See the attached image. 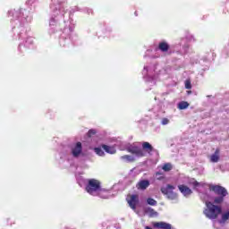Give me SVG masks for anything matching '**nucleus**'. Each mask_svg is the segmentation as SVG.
Here are the masks:
<instances>
[{"label": "nucleus", "instance_id": "obj_24", "mask_svg": "<svg viewBox=\"0 0 229 229\" xmlns=\"http://www.w3.org/2000/svg\"><path fill=\"white\" fill-rule=\"evenodd\" d=\"M93 135H96V130L94 129H90L89 131H88V137H93Z\"/></svg>", "mask_w": 229, "mask_h": 229}, {"label": "nucleus", "instance_id": "obj_11", "mask_svg": "<svg viewBox=\"0 0 229 229\" xmlns=\"http://www.w3.org/2000/svg\"><path fill=\"white\" fill-rule=\"evenodd\" d=\"M169 44L165 41L160 42L157 47V49H159V51H161L162 53H167V51H169Z\"/></svg>", "mask_w": 229, "mask_h": 229}, {"label": "nucleus", "instance_id": "obj_17", "mask_svg": "<svg viewBox=\"0 0 229 229\" xmlns=\"http://www.w3.org/2000/svg\"><path fill=\"white\" fill-rule=\"evenodd\" d=\"M229 220V211H226L225 213L222 214V218L220 220V223H226V221Z\"/></svg>", "mask_w": 229, "mask_h": 229}, {"label": "nucleus", "instance_id": "obj_19", "mask_svg": "<svg viewBox=\"0 0 229 229\" xmlns=\"http://www.w3.org/2000/svg\"><path fill=\"white\" fill-rule=\"evenodd\" d=\"M94 151L97 155H98V157H105V152L103 149H101V148H95Z\"/></svg>", "mask_w": 229, "mask_h": 229}, {"label": "nucleus", "instance_id": "obj_26", "mask_svg": "<svg viewBox=\"0 0 229 229\" xmlns=\"http://www.w3.org/2000/svg\"><path fill=\"white\" fill-rule=\"evenodd\" d=\"M145 229H153V228H151L149 226H146Z\"/></svg>", "mask_w": 229, "mask_h": 229}, {"label": "nucleus", "instance_id": "obj_10", "mask_svg": "<svg viewBox=\"0 0 229 229\" xmlns=\"http://www.w3.org/2000/svg\"><path fill=\"white\" fill-rule=\"evenodd\" d=\"M221 150H219V148H216L215 153L212 154L209 157V160L210 162H212L213 164H217V162H219V158H220V156H219V153H220Z\"/></svg>", "mask_w": 229, "mask_h": 229}, {"label": "nucleus", "instance_id": "obj_27", "mask_svg": "<svg viewBox=\"0 0 229 229\" xmlns=\"http://www.w3.org/2000/svg\"><path fill=\"white\" fill-rule=\"evenodd\" d=\"M191 91H188V94H191Z\"/></svg>", "mask_w": 229, "mask_h": 229}, {"label": "nucleus", "instance_id": "obj_9", "mask_svg": "<svg viewBox=\"0 0 229 229\" xmlns=\"http://www.w3.org/2000/svg\"><path fill=\"white\" fill-rule=\"evenodd\" d=\"M154 228L158 229H172L171 224L165 223V222H156L153 223Z\"/></svg>", "mask_w": 229, "mask_h": 229}, {"label": "nucleus", "instance_id": "obj_7", "mask_svg": "<svg viewBox=\"0 0 229 229\" xmlns=\"http://www.w3.org/2000/svg\"><path fill=\"white\" fill-rule=\"evenodd\" d=\"M81 151H83V147L81 146V142L78 141L75 146L72 148V155L75 158L81 155Z\"/></svg>", "mask_w": 229, "mask_h": 229}, {"label": "nucleus", "instance_id": "obj_13", "mask_svg": "<svg viewBox=\"0 0 229 229\" xmlns=\"http://www.w3.org/2000/svg\"><path fill=\"white\" fill-rule=\"evenodd\" d=\"M103 148H104V150L106 151V153H109V155H115V153H116V149H115V148H114V147H110V146H108V145H102L101 146Z\"/></svg>", "mask_w": 229, "mask_h": 229}, {"label": "nucleus", "instance_id": "obj_4", "mask_svg": "<svg viewBox=\"0 0 229 229\" xmlns=\"http://www.w3.org/2000/svg\"><path fill=\"white\" fill-rule=\"evenodd\" d=\"M175 187L171 185V184H167L166 187H162L161 188V192L162 194H164L165 196H166V198L168 199H176V198H178V194L173 191H174Z\"/></svg>", "mask_w": 229, "mask_h": 229}, {"label": "nucleus", "instance_id": "obj_8", "mask_svg": "<svg viewBox=\"0 0 229 229\" xmlns=\"http://www.w3.org/2000/svg\"><path fill=\"white\" fill-rule=\"evenodd\" d=\"M178 189L183 196H191V194H192V190L186 185L181 184L178 186Z\"/></svg>", "mask_w": 229, "mask_h": 229}, {"label": "nucleus", "instance_id": "obj_16", "mask_svg": "<svg viewBox=\"0 0 229 229\" xmlns=\"http://www.w3.org/2000/svg\"><path fill=\"white\" fill-rule=\"evenodd\" d=\"M225 198H226V196L221 195V196L216 197L214 199L215 205H221V203L225 201Z\"/></svg>", "mask_w": 229, "mask_h": 229}, {"label": "nucleus", "instance_id": "obj_3", "mask_svg": "<svg viewBox=\"0 0 229 229\" xmlns=\"http://www.w3.org/2000/svg\"><path fill=\"white\" fill-rule=\"evenodd\" d=\"M85 189L89 194L94 196L95 192L101 191V182L97 179H89Z\"/></svg>", "mask_w": 229, "mask_h": 229}, {"label": "nucleus", "instance_id": "obj_1", "mask_svg": "<svg viewBox=\"0 0 229 229\" xmlns=\"http://www.w3.org/2000/svg\"><path fill=\"white\" fill-rule=\"evenodd\" d=\"M142 148H140L138 146H131L127 148V151L129 153H131V155H135L139 158H142L143 157H146V153H153V146L148 142L144 141L142 143Z\"/></svg>", "mask_w": 229, "mask_h": 229}, {"label": "nucleus", "instance_id": "obj_21", "mask_svg": "<svg viewBox=\"0 0 229 229\" xmlns=\"http://www.w3.org/2000/svg\"><path fill=\"white\" fill-rule=\"evenodd\" d=\"M145 211L147 212V214H150L151 216H157V211H155V209L151 208H148L145 209Z\"/></svg>", "mask_w": 229, "mask_h": 229}, {"label": "nucleus", "instance_id": "obj_15", "mask_svg": "<svg viewBox=\"0 0 229 229\" xmlns=\"http://www.w3.org/2000/svg\"><path fill=\"white\" fill-rule=\"evenodd\" d=\"M121 160H124L125 162H135V157L130 155H124L121 157Z\"/></svg>", "mask_w": 229, "mask_h": 229}, {"label": "nucleus", "instance_id": "obj_20", "mask_svg": "<svg viewBox=\"0 0 229 229\" xmlns=\"http://www.w3.org/2000/svg\"><path fill=\"white\" fill-rule=\"evenodd\" d=\"M148 205H150L151 207H157V200H155L152 198L147 199Z\"/></svg>", "mask_w": 229, "mask_h": 229}, {"label": "nucleus", "instance_id": "obj_5", "mask_svg": "<svg viewBox=\"0 0 229 229\" xmlns=\"http://www.w3.org/2000/svg\"><path fill=\"white\" fill-rule=\"evenodd\" d=\"M126 201L132 210H137V205H139V194H128Z\"/></svg>", "mask_w": 229, "mask_h": 229}, {"label": "nucleus", "instance_id": "obj_22", "mask_svg": "<svg viewBox=\"0 0 229 229\" xmlns=\"http://www.w3.org/2000/svg\"><path fill=\"white\" fill-rule=\"evenodd\" d=\"M156 178H157V180L160 181V180H164V178H165V177H164V174L162 172H157Z\"/></svg>", "mask_w": 229, "mask_h": 229}, {"label": "nucleus", "instance_id": "obj_25", "mask_svg": "<svg viewBox=\"0 0 229 229\" xmlns=\"http://www.w3.org/2000/svg\"><path fill=\"white\" fill-rule=\"evenodd\" d=\"M162 124H163V125L169 124V119H167V118H163V119H162Z\"/></svg>", "mask_w": 229, "mask_h": 229}, {"label": "nucleus", "instance_id": "obj_23", "mask_svg": "<svg viewBox=\"0 0 229 229\" xmlns=\"http://www.w3.org/2000/svg\"><path fill=\"white\" fill-rule=\"evenodd\" d=\"M185 89H192V84L191 83V80L185 81Z\"/></svg>", "mask_w": 229, "mask_h": 229}, {"label": "nucleus", "instance_id": "obj_6", "mask_svg": "<svg viewBox=\"0 0 229 229\" xmlns=\"http://www.w3.org/2000/svg\"><path fill=\"white\" fill-rule=\"evenodd\" d=\"M209 191L212 192H215L217 196H228V191H226V188L221 186V185H210Z\"/></svg>", "mask_w": 229, "mask_h": 229}, {"label": "nucleus", "instance_id": "obj_18", "mask_svg": "<svg viewBox=\"0 0 229 229\" xmlns=\"http://www.w3.org/2000/svg\"><path fill=\"white\" fill-rule=\"evenodd\" d=\"M162 169L167 173L173 169V165H171V163H166L163 165Z\"/></svg>", "mask_w": 229, "mask_h": 229}, {"label": "nucleus", "instance_id": "obj_14", "mask_svg": "<svg viewBox=\"0 0 229 229\" xmlns=\"http://www.w3.org/2000/svg\"><path fill=\"white\" fill-rule=\"evenodd\" d=\"M189 102L187 101H182L178 104V108L179 110H185L187 108H189Z\"/></svg>", "mask_w": 229, "mask_h": 229}, {"label": "nucleus", "instance_id": "obj_12", "mask_svg": "<svg viewBox=\"0 0 229 229\" xmlns=\"http://www.w3.org/2000/svg\"><path fill=\"white\" fill-rule=\"evenodd\" d=\"M148 187H149V181L148 180L140 181L137 184V189H140V191H146Z\"/></svg>", "mask_w": 229, "mask_h": 229}, {"label": "nucleus", "instance_id": "obj_2", "mask_svg": "<svg viewBox=\"0 0 229 229\" xmlns=\"http://www.w3.org/2000/svg\"><path fill=\"white\" fill-rule=\"evenodd\" d=\"M206 206L207 208L204 210V214L208 219H217L219 215L223 212L221 206H216L212 202H207Z\"/></svg>", "mask_w": 229, "mask_h": 229}]
</instances>
